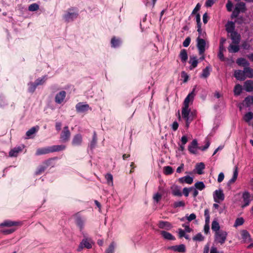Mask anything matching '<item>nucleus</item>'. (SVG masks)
I'll return each mask as SVG.
<instances>
[{
  "label": "nucleus",
  "mask_w": 253,
  "mask_h": 253,
  "mask_svg": "<svg viewBox=\"0 0 253 253\" xmlns=\"http://www.w3.org/2000/svg\"><path fill=\"white\" fill-rule=\"evenodd\" d=\"M182 117L186 122V127L188 128L191 122L193 120L194 116L193 112H191L189 108H182Z\"/></svg>",
  "instance_id": "1"
},
{
  "label": "nucleus",
  "mask_w": 253,
  "mask_h": 253,
  "mask_svg": "<svg viewBox=\"0 0 253 253\" xmlns=\"http://www.w3.org/2000/svg\"><path fill=\"white\" fill-rule=\"evenodd\" d=\"M227 235L226 232L223 230L218 231L215 233L214 241L217 243L222 245L226 239Z\"/></svg>",
  "instance_id": "2"
},
{
  "label": "nucleus",
  "mask_w": 253,
  "mask_h": 253,
  "mask_svg": "<svg viewBox=\"0 0 253 253\" xmlns=\"http://www.w3.org/2000/svg\"><path fill=\"white\" fill-rule=\"evenodd\" d=\"M74 218L76 224L80 228V231H82L84 228L85 219L81 216L79 213L74 215Z\"/></svg>",
  "instance_id": "3"
},
{
  "label": "nucleus",
  "mask_w": 253,
  "mask_h": 253,
  "mask_svg": "<svg viewBox=\"0 0 253 253\" xmlns=\"http://www.w3.org/2000/svg\"><path fill=\"white\" fill-rule=\"evenodd\" d=\"M71 135V133L69 130L68 126H66L63 128V130L60 134V139L62 142H66L69 141Z\"/></svg>",
  "instance_id": "4"
},
{
  "label": "nucleus",
  "mask_w": 253,
  "mask_h": 253,
  "mask_svg": "<svg viewBox=\"0 0 253 253\" xmlns=\"http://www.w3.org/2000/svg\"><path fill=\"white\" fill-rule=\"evenodd\" d=\"M90 241H91L90 239H87L86 238L83 239L80 243L77 251L81 252L84 248L91 249L92 248V245Z\"/></svg>",
  "instance_id": "5"
},
{
  "label": "nucleus",
  "mask_w": 253,
  "mask_h": 253,
  "mask_svg": "<svg viewBox=\"0 0 253 253\" xmlns=\"http://www.w3.org/2000/svg\"><path fill=\"white\" fill-rule=\"evenodd\" d=\"M73 9H70L67 13L64 15V18L66 22H70L76 18L78 16V12L72 11Z\"/></svg>",
  "instance_id": "6"
},
{
  "label": "nucleus",
  "mask_w": 253,
  "mask_h": 253,
  "mask_svg": "<svg viewBox=\"0 0 253 253\" xmlns=\"http://www.w3.org/2000/svg\"><path fill=\"white\" fill-rule=\"evenodd\" d=\"M197 47L199 50V54H203L205 51L206 41L203 39L198 37L197 39Z\"/></svg>",
  "instance_id": "7"
},
{
  "label": "nucleus",
  "mask_w": 253,
  "mask_h": 253,
  "mask_svg": "<svg viewBox=\"0 0 253 253\" xmlns=\"http://www.w3.org/2000/svg\"><path fill=\"white\" fill-rule=\"evenodd\" d=\"M199 147H198V142L197 140L194 139L189 145L188 147V149L191 154H197V149H199Z\"/></svg>",
  "instance_id": "8"
},
{
  "label": "nucleus",
  "mask_w": 253,
  "mask_h": 253,
  "mask_svg": "<svg viewBox=\"0 0 253 253\" xmlns=\"http://www.w3.org/2000/svg\"><path fill=\"white\" fill-rule=\"evenodd\" d=\"M213 199L216 203H220L224 199V195L221 190H215L213 194Z\"/></svg>",
  "instance_id": "9"
},
{
  "label": "nucleus",
  "mask_w": 253,
  "mask_h": 253,
  "mask_svg": "<svg viewBox=\"0 0 253 253\" xmlns=\"http://www.w3.org/2000/svg\"><path fill=\"white\" fill-rule=\"evenodd\" d=\"M168 249L175 252L184 253L186 252V247L184 244L175 245L169 247Z\"/></svg>",
  "instance_id": "10"
},
{
  "label": "nucleus",
  "mask_w": 253,
  "mask_h": 253,
  "mask_svg": "<svg viewBox=\"0 0 253 253\" xmlns=\"http://www.w3.org/2000/svg\"><path fill=\"white\" fill-rule=\"evenodd\" d=\"M76 108L78 112L84 113L89 110V107L88 104H84L83 103L80 102L76 105Z\"/></svg>",
  "instance_id": "11"
},
{
  "label": "nucleus",
  "mask_w": 253,
  "mask_h": 253,
  "mask_svg": "<svg viewBox=\"0 0 253 253\" xmlns=\"http://www.w3.org/2000/svg\"><path fill=\"white\" fill-rule=\"evenodd\" d=\"M66 92L65 91H61L58 93L55 97V102L57 104L62 103L65 98Z\"/></svg>",
  "instance_id": "12"
},
{
  "label": "nucleus",
  "mask_w": 253,
  "mask_h": 253,
  "mask_svg": "<svg viewBox=\"0 0 253 253\" xmlns=\"http://www.w3.org/2000/svg\"><path fill=\"white\" fill-rule=\"evenodd\" d=\"M194 90H195V89H193V91L191 93H190L187 96V97L185 98V99L184 101V103H183L184 106L183 108H189V104L190 102L193 101V100L194 99V97L195 96Z\"/></svg>",
  "instance_id": "13"
},
{
  "label": "nucleus",
  "mask_w": 253,
  "mask_h": 253,
  "mask_svg": "<svg viewBox=\"0 0 253 253\" xmlns=\"http://www.w3.org/2000/svg\"><path fill=\"white\" fill-rule=\"evenodd\" d=\"M234 76L239 81H244L246 79L244 70L243 71L241 70H235L234 71Z\"/></svg>",
  "instance_id": "14"
},
{
  "label": "nucleus",
  "mask_w": 253,
  "mask_h": 253,
  "mask_svg": "<svg viewBox=\"0 0 253 253\" xmlns=\"http://www.w3.org/2000/svg\"><path fill=\"white\" fill-rule=\"evenodd\" d=\"M230 38L232 41V43L238 44L241 40V36L237 32H233L230 34Z\"/></svg>",
  "instance_id": "15"
},
{
  "label": "nucleus",
  "mask_w": 253,
  "mask_h": 253,
  "mask_svg": "<svg viewBox=\"0 0 253 253\" xmlns=\"http://www.w3.org/2000/svg\"><path fill=\"white\" fill-rule=\"evenodd\" d=\"M50 146L43 148H40L37 150L36 155L39 156L45 155L51 153Z\"/></svg>",
  "instance_id": "16"
},
{
  "label": "nucleus",
  "mask_w": 253,
  "mask_h": 253,
  "mask_svg": "<svg viewBox=\"0 0 253 253\" xmlns=\"http://www.w3.org/2000/svg\"><path fill=\"white\" fill-rule=\"evenodd\" d=\"M244 89L247 92H252L253 91V81L252 80L246 81L243 85Z\"/></svg>",
  "instance_id": "17"
},
{
  "label": "nucleus",
  "mask_w": 253,
  "mask_h": 253,
  "mask_svg": "<svg viewBox=\"0 0 253 253\" xmlns=\"http://www.w3.org/2000/svg\"><path fill=\"white\" fill-rule=\"evenodd\" d=\"M82 142V136L80 134H77L75 135L73 138L72 144L74 146H79L81 144Z\"/></svg>",
  "instance_id": "18"
},
{
  "label": "nucleus",
  "mask_w": 253,
  "mask_h": 253,
  "mask_svg": "<svg viewBox=\"0 0 253 253\" xmlns=\"http://www.w3.org/2000/svg\"><path fill=\"white\" fill-rule=\"evenodd\" d=\"M242 197L244 205H243L242 207L245 208L249 205L250 203V194L248 192H245L243 194Z\"/></svg>",
  "instance_id": "19"
},
{
  "label": "nucleus",
  "mask_w": 253,
  "mask_h": 253,
  "mask_svg": "<svg viewBox=\"0 0 253 253\" xmlns=\"http://www.w3.org/2000/svg\"><path fill=\"white\" fill-rule=\"evenodd\" d=\"M158 225L160 228L166 230H169L172 227V225L169 222L164 221H160Z\"/></svg>",
  "instance_id": "20"
},
{
  "label": "nucleus",
  "mask_w": 253,
  "mask_h": 253,
  "mask_svg": "<svg viewBox=\"0 0 253 253\" xmlns=\"http://www.w3.org/2000/svg\"><path fill=\"white\" fill-rule=\"evenodd\" d=\"M23 148L24 146H18L14 148L9 152V156L10 157H16L18 155V154L22 151Z\"/></svg>",
  "instance_id": "21"
},
{
  "label": "nucleus",
  "mask_w": 253,
  "mask_h": 253,
  "mask_svg": "<svg viewBox=\"0 0 253 253\" xmlns=\"http://www.w3.org/2000/svg\"><path fill=\"white\" fill-rule=\"evenodd\" d=\"M160 234L162 237L166 240H175V238L170 233L165 231H161Z\"/></svg>",
  "instance_id": "22"
},
{
  "label": "nucleus",
  "mask_w": 253,
  "mask_h": 253,
  "mask_svg": "<svg viewBox=\"0 0 253 253\" xmlns=\"http://www.w3.org/2000/svg\"><path fill=\"white\" fill-rule=\"evenodd\" d=\"M189 63L191 64L190 69L192 70L197 66L198 61L197 57L194 56H191L190 57V60Z\"/></svg>",
  "instance_id": "23"
},
{
  "label": "nucleus",
  "mask_w": 253,
  "mask_h": 253,
  "mask_svg": "<svg viewBox=\"0 0 253 253\" xmlns=\"http://www.w3.org/2000/svg\"><path fill=\"white\" fill-rule=\"evenodd\" d=\"M179 181L180 183H186L189 184H191L193 183V178L188 175L181 177L179 178Z\"/></svg>",
  "instance_id": "24"
},
{
  "label": "nucleus",
  "mask_w": 253,
  "mask_h": 253,
  "mask_svg": "<svg viewBox=\"0 0 253 253\" xmlns=\"http://www.w3.org/2000/svg\"><path fill=\"white\" fill-rule=\"evenodd\" d=\"M235 8L239 11L240 13L245 12L246 10V4L243 2H239L236 4Z\"/></svg>",
  "instance_id": "25"
},
{
  "label": "nucleus",
  "mask_w": 253,
  "mask_h": 253,
  "mask_svg": "<svg viewBox=\"0 0 253 253\" xmlns=\"http://www.w3.org/2000/svg\"><path fill=\"white\" fill-rule=\"evenodd\" d=\"M66 146L64 145H53L50 146L51 153L58 152L65 150Z\"/></svg>",
  "instance_id": "26"
},
{
  "label": "nucleus",
  "mask_w": 253,
  "mask_h": 253,
  "mask_svg": "<svg viewBox=\"0 0 253 253\" xmlns=\"http://www.w3.org/2000/svg\"><path fill=\"white\" fill-rule=\"evenodd\" d=\"M244 71L246 78H253V70L249 66L246 67L244 68Z\"/></svg>",
  "instance_id": "27"
},
{
  "label": "nucleus",
  "mask_w": 253,
  "mask_h": 253,
  "mask_svg": "<svg viewBox=\"0 0 253 253\" xmlns=\"http://www.w3.org/2000/svg\"><path fill=\"white\" fill-rule=\"evenodd\" d=\"M236 63L238 65L243 66L244 68L250 65V63L244 58L237 59Z\"/></svg>",
  "instance_id": "28"
},
{
  "label": "nucleus",
  "mask_w": 253,
  "mask_h": 253,
  "mask_svg": "<svg viewBox=\"0 0 253 253\" xmlns=\"http://www.w3.org/2000/svg\"><path fill=\"white\" fill-rule=\"evenodd\" d=\"M228 49L230 53H236L239 51L240 48L238 44H233V43H232L230 44Z\"/></svg>",
  "instance_id": "29"
},
{
  "label": "nucleus",
  "mask_w": 253,
  "mask_h": 253,
  "mask_svg": "<svg viewBox=\"0 0 253 253\" xmlns=\"http://www.w3.org/2000/svg\"><path fill=\"white\" fill-rule=\"evenodd\" d=\"M179 57L182 62H185L187 60L188 55L186 49H183L181 50L179 54Z\"/></svg>",
  "instance_id": "30"
},
{
  "label": "nucleus",
  "mask_w": 253,
  "mask_h": 253,
  "mask_svg": "<svg viewBox=\"0 0 253 253\" xmlns=\"http://www.w3.org/2000/svg\"><path fill=\"white\" fill-rule=\"evenodd\" d=\"M234 24L232 22H228V24L226 25V30L227 33H230V34L233 32H235L234 31Z\"/></svg>",
  "instance_id": "31"
},
{
  "label": "nucleus",
  "mask_w": 253,
  "mask_h": 253,
  "mask_svg": "<svg viewBox=\"0 0 253 253\" xmlns=\"http://www.w3.org/2000/svg\"><path fill=\"white\" fill-rule=\"evenodd\" d=\"M205 164L203 163H200L196 165V169L197 172L199 174H202L203 173V169H205Z\"/></svg>",
  "instance_id": "32"
},
{
  "label": "nucleus",
  "mask_w": 253,
  "mask_h": 253,
  "mask_svg": "<svg viewBox=\"0 0 253 253\" xmlns=\"http://www.w3.org/2000/svg\"><path fill=\"white\" fill-rule=\"evenodd\" d=\"M172 193L173 195L176 196H181L182 193L181 192L179 187L177 186H173L171 187Z\"/></svg>",
  "instance_id": "33"
},
{
  "label": "nucleus",
  "mask_w": 253,
  "mask_h": 253,
  "mask_svg": "<svg viewBox=\"0 0 253 253\" xmlns=\"http://www.w3.org/2000/svg\"><path fill=\"white\" fill-rule=\"evenodd\" d=\"M39 126H34L31 128L29 130L26 132V135L28 137H30V136L35 133L39 129Z\"/></svg>",
  "instance_id": "34"
},
{
  "label": "nucleus",
  "mask_w": 253,
  "mask_h": 253,
  "mask_svg": "<svg viewBox=\"0 0 253 253\" xmlns=\"http://www.w3.org/2000/svg\"><path fill=\"white\" fill-rule=\"evenodd\" d=\"M238 175V172L237 170V168L236 167L233 172V175L232 178L231 179H230L228 182V185H230L231 184L234 183L236 181V180L237 178Z\"/></svg>",
  "instance_id": "35"
},
{
  "label": "nucleus",
  "mask_w": 253,
  "mask_h": 253,
  "mask_svg": "<svg viewBox=\"0 0 253 253\" xmlns=\"http://www.w3.org/2000/svg\"><path fill=\"white\" fill-rule=\"evenodd\" d=\"M219 229L220 226L218 222L215 220L213 221L211 223V229L215 233L218 231H220Z\"/></svg>",
  "instance_id": "36"
},
{
  "label": "nucleus",
  "mask_w": 253,
  "mask_h": 253,
  "mask_svg": "<svg viewBox=\"0 0 253 253\" xmlns=\"http://www.w3.org/2000/svg\"><path fill=\"white\" fill-rule=\"evenodd\" d=\"M17 225H18V222L9 220L5 221L1 224V226L7 227H11Z\"/></svg>",
  "instance_id": "37"
},
{
  "label": "nucleus",
  "mask_w": 253,
  "mask_h": 253,
  "mask_svg": "<svg viewBox=\"0 0 253 253\" xmlns=\"http://www.w3.org/2000/svg\"><path fill=\"white\" fill-rule=\"evenodd\" d=\"M211 68L210 66H207L203 70L201 75V77L206 78L210 74Z\"/></svg>",
  "instance_id": "38"
},
{
  "label": "nucleus",
  "mask_w": 253,
  "mask_h": 253,
  "mask_svg": "<svg viewBox=\"0 0 253 253\" xmlns=\"http://www.w3.org/2000/svg\"><path fill=\"white\" fill-rule=\"evenodd\" d=\"M242 91V86L239 84H236L234 88V93L235 95H240Z\"/></svg>",
  "instance_id": "39"
},
{
  "label": "nucleus",
  "mask_w": 253,
  "mask_h": 253,
  "mask_svg": "<svg viewBox=\"0 0 253 253\" xmlns=\"http://www.w3.org/2000/svg\"><path fill=\"white\" fill-rule=\"evenodd\" d=\"M105 178L107 180V184L109 185L113 186V175L111 173H107L105 175Z\"/></svg>",
  "instance_id": "40"
},
{
  "label": "nucleus",
  "mask_w": 253,
  "mask_h": 253,
  "mask_svg": "<svg viewBox=\"0 0 253 253\" xmlns=\"http://www.w3.org/2000/svg\"><path fill=\"white\" fill-rule=\"evenodd\" d=\"M115 246L116 244L115 242H112L106 250V253H114Z\"/></svg>",
  "instance_id": "41"
},
{
  "label": "nucleus",
  "mask_w": 253,
  "mask_h": 253,
  "mask_svg": "<svg viewBox=\"0 0 253 253\" xmlns=\"http://www.w3.org/2000/svg\"><path fill=\"white\" fill-rule=\"evenodd\" d=\"M241 47L245 50H250L251 49V45L248 41H245L242 42Z\"/></svg>",
  "instance_id": "42"
},
{
  "label": "nucleus",
  "mask_w": 253,
  "mask_h": 253,
  "mask_svg": "<svg viewBox=\"0 0 253 253\" xmlns=\"http://www.w3.org/2000/svg\"><path fill=\"white\" fill-rule=\"evenodd\" d=\"M244 102L247 107L253 104V96H249L245 98Z\"/></svg>",
  "instance_id": "43"
},
{
  "label": "nucleus",
  "mask_w": 253,
  "mask_h": 253,
  "mask_svg": "<svg viewBox=\"0 0 253 253\" xmlns=\"http://www.w3.org/2000/svg\"><path fill=\"white\" fill-rule=\"evenodd\" d=\"M195 187L196 189L202 190L205 188V185L203 182L198 181L195 183Z\"/></svg>",
  "instance_id": "44"
},
{
  "label": "nucleus",
  "mask_w": 253,
  "mask_h": 253,
  "mask_svg": "<svg viewBox=\"0 0 253 253\" xmlns=\"http://www.w3.org/2000/svg\"><path fill=\"white\" fill-rule=\"evenodd\" d=\"M253 118V113L251 112H248L245 114L244 117L245 121L249 122Z\"/></svg>",
  "instance_id": "45"
},
{
  "label": "nucleus",
  "mask_w": 253,
  "mask_h": 253,
  "mask_svg": "<svg viewBox=\"0 0 253 253\" xmlns=\"http://www.w3.org/2000/svg\"><path fill=\"white\" fill-rule=\"evenodd\" d=\"M121 43V41L119 39H117L115 38H113L111 40L112 46L116 47L119 46Z\"/></svg>",
  "instance_id": "46"
},
{
  "label": "nucleus",
  "mask_w": 253,
  "mask_h": 253,
  "mask_svg": "<svg viewBox=\"0 0 253 253\" xmlns=\"http://www.w3.org/2000/svg\"><path fill=\"white\" fill-rule=\"evenodd\" d=\"M39 9V5L36 3L30 4L29 6L28 10L30 11H35Z\"/></svg>",
  "instance_id": "47"
},
{
  "label": "nucleus",
  "mask_w": 253,
  "mask_h": 253,
  "mask_svg": "<svg viewBox=\"0 0 253 253\" xmlns=\"http://www.w3.org/2000/svg\"><path fill=\"white\" fill-rule=\"evenodd\" d=\"M97 143V137L95 132L94 133V135L92 138V140L90 143L89 147L90 149H93Z\"/></svg>",
  "instance_id": "48"
},
{
  "label": "nucleus",
  "mask_w": 253,
  "mask_h": 253,
  "mask_svg": "<svg viewBox=\"0 0 253 253\" xmlns=\"http://www.w3.org/2000/svg\"><path fill=\"white\" fill-rule=\"evenodd\" d=\"M28 85H29L28 90L30 92H32V93L34 92V91L35 90V89L37 86V85L35 82V83H30L28 84Z\"/></svg>",
  "instance_id": "49"
},
{
  "label": "nucleus",
  "mask_w": 253,
  "mask_h": 253,
  "mask_svg": "<svg viewBox=\"0 0 253 253\" xmlns=\"http://www.w3.org/2000/svg\"><path fill=\"white\" fill-rule=\"evenodd\" d=\"M47 79L46 76H44L42 78H39L35 81V83L37 86L42 84Z\"/></svg>",
  "instance_id": "50"
},
{
  "label": "nucleus",
  "mask_w": 253,
  "mask_h": 253,
  "mask_svg": "<svg viewBox=\"0 0 253 253\" xmlns=\"http://www.w3.org/2000/svg\"><path fill=\"white\" fill-rule=\"evenodd\" d=\"M165 174L167 175L171 174L173 173V169L170 166H166L164 168Z\"/></svg>",
  "instance_id": "51"
},
{
  "label": "nucleus",
  "mask_w": 253,
  "mask_h": 253,
  "mask_svg": "<svg viewBox=\"0 0 253 253\" xmlns=\"http://www.w3.org/2000/svg\"><path fill=\"white\" fill-rule=\"evenodd\" d=\"M244 220L243 218H242V217L237 218L235 220V222L234 223V226L237 227L238 226L242 225L244 223Z\"/></svg>",
  "instance_id": "52"
},
{
  "label": "nucleus",
  "mask_w": 253,
  "mask_h": 253,
  "mask_svg": "<svg viewBox=\"0 0 253 253\" xmlns=\"http://www.w3.org/2000/svg\"><path fill=\"white\" fill-rule=\"evenodd\" d=\"M46 168H47V166L45 165L40 166L38 168L37 171L36 172V174L38 175V174H40L42 173L43 172H44V171L45 170Z\"/></svg>",
  "instance_id": "53"
},
{
  "label": "nucleus",
  "mask_w": 253,
  "mask_h": 253,
  "mask_svg": "<svg viewBox=\"0 0 253 253\" xmlns=\"http://www.w3.org/2000/svg\"><path fill=\"white\" fill-rule=\"evenodd\" d=\"M185 206V203L184 201H180L176 202L173 204V207L175 208H178V207H184Z\"/></svg>",
  "instance_id": "54"
},
{
  "label": "nucleus",
  "mask_w": 253,
  "mask_h": 253,
  "mask_svg": "<svg viewBox=\"0 0 253 253\" xmlns=\"http://www.w3.org/2000/svg\"><path fill=\"white\" fill-rule=\"evenodd\" d=\"M204 237L201 233L197 234L193 238V240L202 241L204 240Z\"/></svg>",
  "instance_id": "55"
},
{
  "label": "nucleus",
  "mask_w": 253,
  "mask_h": 253,
  "mask_svg": "<svg viewBox=\"0 0 253 253\" xmlns=\"http://www.w3.org/2000/svg\"><path fill=\"white\" fill-rule=\"evenodd\" d=\"M204 215L206 218L205 221L206 223H208L210 221V211L208 209H206L204 211Z\"/></svg>",
  "instance_id": "56"
},
{
  "label": "nucleus",
  "mask_w": 253,
  "mask_h": 253,
  "mask_svg": "<svg viewBox=\"0 0 253 253\" xmlns=\"http://www.w3.org/2000/svg\"><path fill=\"white\" fill-rule=\"evenodd\" d=\"M210 145V142L208 139H207L206 140L205 145L203 147H199V149L201 150L202 151H205L209 147Z\"/></svg>",
  "instance_id": "57"
},
{
  "label": "nucleus",
  "mask_w": 253,
  "mask_h": 253,
  "mask_svg": "<svg viewBox=\"0 0 253 253\" xmlns=\"http://www.w3.org/2000/svg\"><path fill=\"white\" fill-rule=\"evenodd\" d=\"M185 218L188 221L190 222L195 219L196 218V215L195 213H191L189 216L186 215L185 216Z\"/></svg>",
  "instance_id": "58"
},
{
  "label": "nucleus",
  "mask_w": 253,
  "mask_h": 253,
  "mask_svg": "<svg viewBox=\"0 0 253 253\" xmlns=\"http://www.w3.org/2000/svg\"><path fill=\"white\" fill-rule=\"evenodd\" d=\"M242 236L243 239L246 240L248 239L250 237V234L246 230H243L242 232Z\"/></svg>",
  "instance_id": "59"
},
{
  "label": "nucleus",
  "mask_w": 253,
  "mask_h": 253,
  "mask_svg": "<svg viewBox=\"0 0 253 253\" xmlns=\"http://www.w3.org/2000/svg\"><path fill=\"white\" fill-rule=\"evenodd\" d=\"M226 7L227 8V11L230 12L232 10L233 4L230 0H228Z\"/></svg>",
  "instance_id": "60"
},
{
  "label": "nucleus",
  "mask_w": 253,
  "mask_h": 253,
  "mask_svg": "<svg viewBox=\"0 0 253 253\" xmlns=\"http://www.w3.org/2000/svg\"><path fill=\"white\" fill-rule=\"evenodd\" d=\"M240 13V12L239 11L236 10V9L234 8V9L231 15V18L233 19L234 18L237 17L238 16V15H239Z\"/></svg>",
  "instance_id": "61"
},
{
  "label": "nucleus",
  "mask_w": 253,
  "mask_h": 253,
  "mask_svg": "<svg viewBox=\"0 0 253 253\" xmlns=\"http://www.w3.org/2000/svg\"><path fill=\"white\" fill-rule=\"evenodd\" d=\"M161 198L162 194L159 193H157L153 196L154 200L157 202H158L161 200Z\"/></svg>",
  "instance_id": "62"
},
{
  "label": "nucleus",
  "mask_w": 253,
  "mask_h": 253,
  "mask_svg": "<svg viewBox=\"0 0 253 253\" xmlns=\"http://www.w3.org/2000/svg\"><path fill=\"white\" fill-rule=\"evenodd\" d=\"M191 42V39L190 37H187L186 38V39L184 40V41L183 42V45L184 47H187L190 44Z\"/></svg>",
  "instance_id": "63"
},
{
  "label": "nucleus",
  "mask_w": 253,
  "mask_h": 253,
  "mask_svg": "<svg viewBox=\"0 0 253 253\" xmlns=\"http://www.w3.org/2000/svg\"><path fill=\"white\" fill-rule=\"evenodd\" d=\"M201 6V5L199 3H197L196 7L194 8V9L193 10L192 12V15L196 14V13L200 10Z\"/></svg>",
  "instance_id": "64"
}]
</instances>
